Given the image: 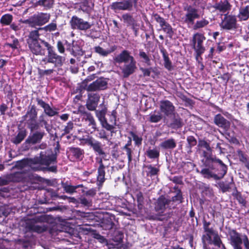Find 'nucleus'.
I'll return each mask as SVG.
<instances>
[{
  "label": "nucleus",
  "mask_w": 249,
  "mask_h": 249,
  "mask_svg": "<svg viewBox=\"0 0 249 249\" xmlns=\"http://www.w3.org/2000/svg\"><path fill=\"white\" fill-rule=\"evenodd\" d=\"M56 158L53 155H47L44 152H41L38 157L34 159H26L17 162L16 166L20 169H31L33 171H40L47 169L48 171L56 172V166H49L51 164L56 162Z\"/></svg>",
  "instance_id": "1"
},
{
  "label": "nucleus",
  "mask_w": 249,
  "mask_h": 249,
  "mask_svg": "<svg viewBox=\"0 0 249 249\" xmlns=\"http://www.w3.org/2000/svg\"><path fill=\"white\" fill-rule=\"evenodd\" d=\"M40 34L38 30H33L29 33L27 43L31 52L36 55H44L46 48H50V45L45 41L39 38Z\"/></svg>",
  "instance_id": "2"
},
{
  "label": "nucleus",
  "mask_w": 249,
  "mask_h": 249,
  "mask_svg": "<svg viewBox=\"0 0 249 249\" xmlns=\"http://www.w3.org/2000/svg\"><path fill=\"white\" fill-rule=\"evenodd\" d=\"M210 224L209 222H207L205 220L203 221V227L204 233L202 237L203 243L204 244H206L207 243L209 244H213L218 248H220L221 245L222 249H226L218 232L213 228L210 227Z\"/></svg>",
  "instance_id": "3"
},
{
  "label": "nucleus",
  "mask_w": 249,
  "mask_h": 249,
  "mask_svg": "<svg viewBox=\"0 0 249 249\" xmlns=\"http://www.w3.org/2000/svg\"><path fill=\"white\" fill-rule=\"evenodd\" d=\"M51 15L47 13H37L30 17L28 19L23 21V23L28 24L31 27L36 26H41L47 23L50 19Z\"/></svg>",
  "instance_id": "4"
},
{
  "label": "nucleus",
  "mask_w": 249,
  "mask_h": 249,
  "mask_svg": "<svg viewBox=\"0 0 249 249\" xmlns=\"http://www.w3.org/2000/svg\"><path fill=\"white\" fill-rule=\"evenodd\" d=\"M46 220V215H42L39 216H36L32 220L26 222V227L30 231L37 233H41L47 230V226L44 225L42 226L37 225L35 224V223L44 222Z\"/></svg>",
  "instance_id": "5"
},
{
  "label": "nucleus",
  "mask_w": 249,
  "mask_h": 249,
  "mask_svg": "<svg viewBox=\"0 0 249 249\" xmlns=\"http://www.w3.org/2000/svg\"><path fill=\"white\" fill-rule=\"evenodd\" d=\"M64 60L62 56L58 55L54 52L50 46V48L48 49V54L45 58L42 59V61L44 62L45 64L50 63L54 64L55 67H60L62 65Z\"/></svg>",
  "instance_id": "6"
},
{
  "label": "nucleus",
  "mask_w": 249,
  "mask_h": 249,
  "mask_svg": "<svg viewBox=\"0 0 249 249\" xmlns=\"http://www.w3.org/2000/svg\"><path fill=\"white\" fill-rule=\"evenodd\" d=\"M205 39L206 37L204 35L201 33H196L193 36L192 43L197 56L200 55L204 52L205 48L202 44Z\"/></svg>",
  "instance_id": "7"
},
{
  "label": "nucleus",
  "mask_w": 249,
  "mask_h": 249,
  "mask_svg": "<svg viewBox=\"0 0 249 249\" xmlns=\"http://www.w3.org/2000/svg\"><path fill=\"white\" fill-rule=\"evenodd\" d=\"M70 24L72 29L86 31L90 29L91 24L77 16H72L70 21Z\"/></svg>",
  "instance_id": "8"
},
{
  "label": "nucleus",
  "mask_w": 249,
  "mask_h": 249,
  "mask_svg": "<svg viewBox=\"0 0 249 249\" xmlns=\"http://www.w3.org/2000/svg\"><path fill=\"white\" fill-rule=\"evenodd\" d=\"M220 27L227 30H235L237 28L236 17L232 15H224V17L220 23Z\"/></svg>",
  "instance_id": "9"
},
{
  "label": "nucleus",
  "mask_w": 249,
  "mask_h": 249,
  "mask_svg": "<svg viewBox=\"0 0 249 249\" xmlns=\"http://www.w3.org/2000/svg\"><path fill=\"white\" fill-rule=\"evenodd\" d=\"M184 10L186 11V12L185 15L181 18V20L185 23L187 24H193L195 19L199 18L197 9L191 6L185 7Z\"/></svg>",
  "instance_id": "10"
},
{
  "label": "nucleus",
  "mask_w": 249,
  "mask_h": 249,
  "mask_svg": "<svg viewBox=\"0 0 249 249\" xmlns=\"http://www.w3.org/2000/svg\"><path fill=\"white\" fill-rule=\"evenodd\" d=\"M27 127L31 131H34L39 129L40 127L42 126L43 125L47 130H48V122L45 119V116L43 114L40 115L39 117L38 122L37 121V118H36L29 122L26 123Z\"/></svg>",
  "instance_id": "11"
},
{
  "label": "nucleus",
  "mask_w": 249,
  "mask_h": 249,
  "mask_svg": "<svg viewBox=\"0 0 249 249\" xmlns=\"http://www.w3.org/2000/svg\"><path fill=\"white\" fill-rule=\"evenodd\" d=\"M110 8L114 12L120 11H131L133 4L131 0H124L121 1H116L111 3Z\"/></svg>",
  "instance_id": "12"
},
{
  "label": "nucleus",
  "mask_w": 249,
  "mask_h": 249,
  "mask_svg": "<svg viewBox=\"0 0 249 249\" xmlns=\"http://www.w3.org/2000/svg\"><path fill=\"white\" fill-rule=\"evenodd\" d=\"M160 113L168 116L174 113L175 107L173 103L168 100H161L160 102Z\"/></svg>",
  "instance_id": "13"
},
{
  "label": "nucleus",
  "mask_w": 249,
  "mask_h": 249,
  "mask_svg": "<svg viewBox=\"0 0 249 249\" xmlns=\"http://www.w3.org/2000/svg\"><path fill=\"white\" fill-rule=\"evenodd\" d=\"M230 243L233 247V249L236 248L242 247V235L237 232L234 230H231L229 231Z\"/></svg>",
  "instance_id": "14"
},
{
  "label": "nucleus",
  "mask_w": 249,
  "mask_h": 249,
  "mask_svg": "<svg viewBox=\"0 0 249 249\" xmlns=\"http://www.w3.org/2000/svg\"><path fill=\"white\" fill-rule=\"evenodd\" d=\"M107 87V82L104 78H100L89 84L86 90L89 91L104 90Z\"/></svg>",
  "instance_id": "15"
},
{
  "label": "nucleus",
  "mask_w": 249,
  "mask_h": 249,
  "mask_svg": "<svg viewBox=\"0 0 249 249\" xmlns=\"http://www.w3.org/2000/svg\"><path fill=\"white\" fill-rule=\"evenodd\" d=\"M85 142L87 144L92 147L93 149L98 153L100 155H103V158H105L107 155L103 150L101 143L95 140L92 137H89L85 139Z\"/></svg>",
  "instance_id": "16"
},
{
  "label": "nucleus",
  "mask_w": 249,
  "mask_h": 249,
  "mask_svg": "<svg viewBox=\"0 0 249 249\" xmlns=\"http://www.w3.org/2000/svg\"><path fill=\"white\" fill-rule=\"evenodd\" d=\"M100 99V96L97 93L89 94L86 103V107L89 110H95Z\"/></svg>",
  "instance_id": "17"
},
{
  "label": "nucleus",
  "mask_w": 249,
  "mask_h": 249,
  "mask_svg": "<svg viewBox=\"0 0 249 249\" xmlns=\"http://www.w3.org/2000/svg\"><path fill=\"white\" fill-rule=\"evenodd\" d=\"M137 69L136 62L135 59L125 63L122 68V72L124 77H127L133 74Z\"/></svg>",
  "instance_id": "18"
},
{
  "label": "nucleus",
  "mask_w": 249,
  "mask_h": 249,
  "mask_svg": "<svg viewBox=\"0 0 249 249\" xmlns=\"http://www.w3.org/2000/svg\"><path fill=\"white\" fill-rule=\"evenodd\" d=\"M171 200L163 196H160L155 203V208L157 212L162 213L164 212Z\"/></svg>",
  "instance_id": "19"
},
{
  "label": "nucleus",
  "mask_w": 249,
  "mask_h": 249,
  "mask_svg": "<svg viewBox=\"0 0 249 249\" xmlns=\"http://www.w3.org/2000/svg\"><path fill=\"white\" fill-rule=\"evenodd\" d=\"M134 59L133 56L131 55L130 53L127 50L123 51L114 57V61L118 63H126Z\"/></svg>",
  "instance_id": "20"
},
{
  "label": "nucleus",
  "mask_w": 249,
  "mask_h": 249,
  "mask_svg": "<svg viewBox=\"0 0 249 249\" xmlns=\"http://www.w3.org/2000/svg\"><path fill=\"white\" fill-rule=\"evenodd\" d=\"M45 133L44 131H36L34 132L26 140V142L28 143L35 144L40 142Z\"/></svg>",
  "instance_id": "21"
},
{
  "label": "nucleus",
  "mask_w": 249,
  "mask_h": 249,
  "mask_svg": "<svg viewBox=\"0 0 249 249\" xmlns=\"http://www.w3.org/2000/svg\"><path fill=\"white\" fill-rule=\"evenodd\" d=\"M37 104L44 109L45 113L49 116H53L57 114V112L53 109L49 104L46 103L42 100L36 98Z\"/></svg>",
  "instance_id": "22"
},
{
  "label": "nucleus",
  "mask_w": 249,
  "mask_h": 249,
  "mask_svg": "<svg viewBox=\"0 0 249 249\" xmlns=\"http://www.w3.org/2000/svg\"><path fill=\"white\" fill-rule=\"evenodd\" d=\"M213 7L219 12L224 13L231 10V5L227 0H224L215 3Z\"/></svg>",
  "instance_id": "23"
},
{
  "label": "nucleus",
  "mask_w": 249,
  "mask_h": 249,
  "mask_svg": "<svg viewBox=\"0 0 249 249\" xmlns=\"http://www.w3.org/2000/svg\"><path fill=\"white\" fill-rule=\"evenodd\" d=\"M214 122L217 126L224 129L229 128L230 125V122L219 114L214 117Z\"/></svg>",
  "instance_id": "24"
},
{
  "label": "nucleus",
  "mask_w": 249,
  "mask_h": 249,
  "mask_svg": "<svg viewBox=\"0 0 249 249\" xmlns=\"http://www.w3.org/2000/svg\"><path fill=\"white\" fill-rule=\"evenodd\" d=\"M37 113L34 106H32L26 112V114L22 116V121L25 123L29 122L37 118Z\"/></svg>",
  "instance_id": "25"
},
{
  "label": "nucleus",
  "mask_w": 249,
  "mask_h": 249,
  "mask_svg": "<svg viewBox=\"0 0 249 249\" xmlns=\"http://www.w3.org/2000/svg\"><path fill=\"white\" fill-rule=\"evenodd\" d=\"M213 162H217L220 165V169H218L217 170L218 173L217 175L218 176V180L221 179L224 176L227 174L228 170V167L225 165L221 160L218 159H216Z\"/></svg>",
  "instance_id": "26"
},
{
  "label": "nucleus",
  "mask_w": 249,
  "mask_h": 249,
  "mask_svg": "<svg viewBox=\"0 0 249 249\" xmlns=\"http://www.w3.org/2000/svg\"><path fill=\"white\" fill-rule=\"evenodd\" d=\"M159 169L153 167L152 165H144L143 166L142 173L143 175L146 174L147 177H152L158 174Z\"/></svg>",
  "instance_id": "27"
},
{
  "label": "nucleus",
  "mask_w": 249,
  "mask_h": 249,
  "mask_svg": "<svg viewBox=\"0 0 249 249\" xmlns=\"http://www.w3.org/2000/svg\"><path fill=\"white\" fill-rule=\"evenodd\" d=\"M202 152V156L206 159L205 164L206 166H209L211 169H213L210 164V162H213L217 159L215 156H213L212 151H207L206 150H201Z\"/></svg>",
  "instance_id": "28"
},
{
  "label": "nucleus",
  "mask_w": 249,
  "mask_h": 249,
  "mask_svg": "<svg viewBox=\"0 0 249 249\" xmlns=\"http://www.w3.org/2000/svg\"><path fill=\"white\" fill-rule=\"evenodd\" d=\"M240 21H246L249 18V5L239 9V14L237 16Z\"/></svg>",
  "instance_id": "29"
},
{
  "label": "nucleus",
  "mask_w": 249,
  "mask_h": 249,
  "mask_svg": "<svg viewBox=\"0 0 249 249\" xmlns=\"http://www.w3.org/2000/svg\"><path fill=\"white\" fill-rule=\"evenodd\" d=\"M160 146L164 149H172L176 147V142L174 139H169L161 142Z\"/></svg>",
  "instance_id": "30"
},
{
  "label": "nucleus",
  "mask_w": 249,
  "mask_h": 249,
  "mask_svg": "<svg viewBox=\"0 0 249 249\" xmlns=\"http://www.w3.org/2000/svg\"><path fill=\"white\" fill-rule=\"evenodd\" d=\"M116 49V47L115 46H112L108 50H105L100 46H97L94 48V50L96 53H98L100 55L106 56L111 53L114 52Z\"/></svg>",
  "instance_id": "31"
},
{
  "label": "nucleus",
  "mask_w": 249,
  "mask_h": 249,
  "mask_svg": "<svg viewBox=\"0 0 249 249\" xmlns=\"http://www.w3.org/2000/svg\"><path fill=\"white\" fill-rule=\"evenodd\" d=\"M209 24V21L207 19L205 18H202L196 22L193 26V29L194 30H198L203 28L207 26Z\"/></svg>",
  "instance_id": "32"
},
{
  "label": "nucleus",
  "mask_w": 249,
  "mask_h": 249,
  "mask_svg": "<svg viewBox=\"0 0 249 249\" xmlns=\"http://www.w3.org/2000/svg\"><path fill=\"white\" fill-rule=\"evenodd\" d=\"M164 60V66L169 71L172 69V65L169 58L164 50H161Z\"/></svg>",
  "instance_id": "33"
},
{
  "label": "nucleus",
  "mask_w": 249,
  "mask_h": 249,
  "mask_svg": "<svg viewBox=\"0 0 249 249\" xmlns=\"http://www.w3.org/2000/svg\"><path fill=\"white\" fill-rule=\"evenodd\" d=\"M57 29V24L55 22H53L48 25L45 26L44 27H40L36 29V30H38V33H39V31L44 30L46 32H53L54 31Z\"/></svg>",
  "instance_id": "34"
},
{
  "label": "nucleus",
  "mask_w": 249,
  "mask_h": 249,
  "mask_svg": "<svg viewBox=\"0 0 249 249\" xmlns=\"http://www.w3.org/2000/svg\"><path fill=\"white\" fill-rule=\"evenodd\" d=\"M200 173L206 178H213L216 180H218V176L216 174H213L211 172L209 169L204 168L201 170Z\"/></svg>",
  "instance_id": "35"
},
{
  "label": "nucleus",
  "mask_w": 249,
  "mask_h": 249,
  "mask_svg": "<svg viewBox=\"0 0 249 249\" xmlns=\"http://www.w3.org/2000/svg\"><path fill=\"white\" fill-rule=\"evenodd\" d=\"M162 118V115L160 112H154L150 114L149 118V121L151 123H156L161 121Z\"/></svg>",
  "instance_id": "36"
},
{
  "label": "nucleus",
  "mask_w": 249,
  "mask_h": 249,
  "mask_svg": "<svg viewBox=\"0 0 249 249\" xmlns=\"http://www.w3.org/2000/svg\"><path fill=\"white\" fill-rule=\"evenodd\" d=\"M85 120L89 122V125H91L93 131L97 130L96 123L93 117V116L89 113H86Z\"/></svg>",
  "instance_id": "37"
},
{
  "label": "nucleus",
  "mask_w": 249,
  "mask_h": 249,
  "mask_svg": "<svg viewBox=\"0 0 249 249\" xmlns=\"http://www.w3.org/2000/svg\"><path fill=\"white\" fill-rule=\"evenodd\" d=\"M93 7V0H86L82 5V9L84 11L89 12L92 10Z\"/></svg>",
  "instance_id": "38"
},
{
  "label": "nucleus",
  "mask_w": 249,
  "mask_h": 249,
  "mask_svg": "<svg viewBox=\"0 0 249 249\" xmlns=\"http://www.w3.org/2000/svg\"><path fill=\"white\" fill-rule=\"evenodd\" d=\"M105 168H98V176H97V182L98 185H102L103 182L105 180Z\"/></svg>",
  "instance_id": "39"
},
{
  "label": "nucleus",
  "mask_w": 249,
  "mask_h": 249,
  "mask_svg": "<svg viewBox=\"0 0 249 249\" xmlns=\"http://www.w3.org/2000/svg\"><path fill=\"white\" fill-rule=\"evenodd\" d=\"M13 16L10 14H5L3 15L0 19V22L5 25H9L12 21Z\"/></svg>",
  "instance_id": "40"
},
{
  "label": "nucleus",
  "mask_w": 249,
  "mask_h": 249,
  "mask_svg": "<svg viewBox=\"0 0 249 249\" xmlns=\"http://www.w3.org/2000/svg\"><path fill=\"white\" fill-rule=\"evenodd\" d=\"M198 147L200 150H206L209 151H212L210 144L205 140H199L198 141Z\"/></svg>",
  "instance_id": "41"
},
{
  "label": "nucleus",
  "mask_w": 249,
  "mask_h": 249,
  "mask_svg": "<svg viewBox=\"0 0 249 249\" xmlns=\"http://www.w3.org/2000/svg\"><path fill=\"white\" fill-rule=\"evenodd\" d=\"M26 132L25 130H21L19 132L16 136L13 142L15 144L19 143L26 137Z\"/></svg>",
  "instance_id": "42"
},
{
  "label": "nucleus",
  "mask_w": 249,
  "mask_h": 249,
  "mask_svg": "<svg viewBox=\"0 0 249 249\" xmlns=\"http://www.w3.org/2000/svg\"><path fill=\"white\" fill-rule=\"evenodd\" d=\"M146 154L150 159L157 158L160 155L159 151L156 149H149L146 151Z\"/></svg>",
  "instance_id": "43"
},
{
  "label": "nucleus",
  "mask_w": 249,
  "mask_h": 249,
  "mask_svg": "<svg viewBox=\"0 0 249 249\" xmlns=\"http://www.w3.org/2000/svg\"><path fill=\"white\" fill-rule=\"evenodd\" d=\"M161 29L166 34L168 35V36L171 37L173 34V31L171 26L167 22L161 27Z\"/></svg>",
  "instance_id": "44"
},
{
  "label": "nucleus",
  "mask_w": 249,
  "mask_h": 249,
  "mask_svg": "<svg viewBox=\"0 0 249 249\" xmlns=\"http://www.w3.org/2000/svg\"><path fill=\"white\" fill-rule=\"evenodd\" d=\"M100 124L102 127L105 128L108 131H110L111 133H114L113 129L114 128V126L113 125L109 124L107 123L106 118L101 121Z\"/></svg>",
  "instance_id": "45"
},
{
  "label": "nucleus",
  "mask_w": 249,
  "mask_h": 249,
  "mask_svg": "<svg viewBox=\"0 0 249 249\" xmlns=\"http://www.w3.org/2000/svg\"><path fill=\"white\" fill-rule=\"evenodd\" d=\"M139 56L141 58L143 59L144 63L149 64L150 62V56L145 53L142 50H139Z\"/></svg>",
  "instance_id": "46"
},
{
  "label": "nucleus",
  "mask_w": 249,
  "mask_h": 249,
  "mask_svg": "<svg viewBox=\"0 0 249 249\" xmlns=\"http://www.w3.org/2000/svg\"><path fill=\"white\" fill-rule=\"evenodd\" d=\"M122 18L124 22L128 24L129 25L133 24L134 22V19L132 17L128 14H124L122 16Z\"/></svg>",
  "instance_id": "47"
},
{
  "label": "nucleus",
  "mask_w": 249,
  "mask_h": 249,
  "mask_svg": "<svg viewBox=\"0 0 249 249\" xmlns=\"http://www.w3.org/2000/svg\"><path fill=\"white\" fill-rule=\"evenodd\" d=\"M152 18L157 22L159 23L160 27H161L166 22L165 20L158 14H153L152 15Z\"/></svg>",
  "instance_id": "48"
},
{
  "label": "nucleus",
  "mask_w": 249,
  "mask_h": 249,
  "mask_svg": "<svg viewBox=\"0 0 249 249\" xmlns=\"http://www.w3.org/2000/svg\"><path fill=\"white\" fill-rule=\"evenodd\" d=\"M54 0H39L38 4L48 8H51L53 4Z\"/></svg>",
  "instance_id": "49"
},
{
  "label": "nucleus",
  "mask_w": 249,
  "mask_h": 249,
  "mask_svg": "<svg viewBox=\"0 0 249 249\" xmlns=\"http://www.w3.org/2000/svg\"><path fill=\"white\" fill-rule=\"evenodd\" d=\"M71 151L73 155L76 158H80L83 154V150L79 148H71Z\"/></svg>",
  "instance_id": "50"
},
{
  "label": "nucleus",
  "mask_w": 249,
  "mask_h": 249,
  "mask_svg": "<svg viewBox=\"0 0 249 249\" xmlns=\"http://www.w3.org/2000/svg\"><path fill=\"white\" fill-rule=\"evenodd\" d=\"M95 113L96 117L98 118L100 122L106 119L105 115L106 114V110L105 109H103L101 110H95Z\"/></svg>",
  "instance_id": "51"
},
{
  "label": "nucleus",
  "mask_w": 249,
  "mask_h": 249,
  "mask_svg": "<svg viewBox=\"0 0 249 249\" xmlns=\"http://www.w3.org/2000/svg\"><path fill=\"white\" fill-rule=\"evenodd\" d=\"M5 46H9L13 49H18L19 46V43L18 39L14 38L12 43L5 44Z\"/></svg>",
  "instance_id": "52"
},
{
  "label": "nucleus",
  "mask_w": 249,
  "mask_h": 249,
  "mask_svg": "<svg viewBox=\"0 0 249 249\" xmlns=\"http://www.w3.org/2000/svg\"><path fill=\"white\" fill-rule=\"evenodd\" d=\"M73 127V124L71 122H69L67 123V125L65 127L63 131L64 133L63 134V135L68 134L71 132V131L72 130V128Z\"/></svg>",
  "instance_id": "53"
},
{
  "label": "nucleus",
  "mask_w": 249,
  "mask_h": 249,
  "mask_svg": "<svg viewBox=\"0 0 249 249\" xmlns=\"http://www.w3.org/2000/svg\"><path fill=\"white\" fill-rule=\"evenodd\" d=\"M98 131V137L100 139H104L105 140H108V136L107 135L106 132L104 129L97 130Z\"/></svg>",
  "instance_id": "54"
},
{
  "label": "nucleus",
  "mask_w": 249,
  "mask_h": 249,
  "mask_svg": "<svg viewBox=\"0 0 249 249\" xmlns=\"http://www.w3.org/2000/svg\"><path fill=\"white\" fill-rule=\"evenodd\" d=\"M170 126L173 128L180 127L182 126V123L180 119H175L173 121V122L172 124H171Z\"/></svg>",
  "instance_id": "55"
},
{
  "label": "nucleus",
  "mask_w": 249,
  "mask_h": 249,
  "mask_svg": "<svg viewBox=\"0 0 249 249\" xmlns=\"http://www.w3.org/2000/svg\"><path fill=\"white\" fill-rule=\"evenodd\" d=\"M187 141L190 147L196 145L197 143L196 139L192 136H188Z\"/></svg>",
  "instance_id": "56"
},
{
  "label": "nucleus",
  "mask_w": 249,
  "mask_h": 249,
  "mask_svg": "<svg viewBox=\"0 0 249 249\" xmlns=\"http://www.w3.org/2000/svg\"><path fill=\"white\" fill-rule=\"evenodd\" d=\"M242 243L244 244L245 249H249V240L248 236L244 234L242 235Z\"/></svg>",
  "instance_id": "57"
},
{
  "label": "nucleus",
  "mask_w": 249,
  "mask_h": 249,
  "mask_svg": "<svg viewBox=\"0 0 249 249\" xmlns=\"http://www.w3.org/2000/svg\"><path fill=\"white\" fill-rule=\"evenodd\" d=\"M94 77L93 76V75L88 76L87 78H86L84 81H83V82L82 83L81 87L83 88L86 89V88L88 87L87 85V83L89 81L92 80L94 79Z\"/></svg>",
  "instance_id": "58"
},
{
  "label": "nucleus",
  "mask_w": 249,
  "mask_h": 249,
  "mask_svg": "<svg viewBox=\"0 0 249 249\" xmlns=\"http://www.w3.org/2000/svg\"><path fill=\"white\" fill-rule=\"evenodd\" d=\"M79 186H71V185H68L66 186L65 187V190L67 193H73V192H75V190L78 188Z\"/></svg>",
  "instance_id": "59"
},
{
  "label": "nucleus",
  "mask_w": 249,
  "mask_h": 249,
  "mask_svg": "<svg viewBox=\"0 0 249 249\" xmlns=\"http://www.w3.org/2000/svg\"><path fill=\"white\" fill-rule=\"evenodd\" d=\"M123 149L125 150L128 157V162H130L132 160V150L129 147H123Z\"/></svg>",
  "instance_id": "60"
},
{
  "label": "nucleus",
  "mask_w": 249,
  "mask_h": 249,
  "mask_svg": "<svg viewBox=\"0 0 249 249\" xmlns=\"http://www.w3.org/2000/svg\"><path fill=\"white\" fill-rule=\"evenodd\" d=\"M57 48L58 52L61 53H63L65 52V48L64 44L61 41H58L57 42Z\"/></svg>",
  "instance_id": "61"
},
{
  "label": "nucleus",
  "mask_w": 249,
  "mask_h": 249,
  "mask_svg": "<svg viewBox=\"0 0 249 249\" xmlns=\"http://www.w3.org/2000/svg\"><path fill=\"white\" fill-rule=\"evenodd\" d=\"M53 72V69H49L46 70H39V73L41 75H50Z\"/></svg>",
  "instance_id": "62"
},
{
  "label": "nucleus",
  "mask_w": 249,
  "mask_h": 249,
  "mask_svg": "<svg viewBox=\"0 0 249 249\" xmlns=\"http://www.w3.org/2000/svg\"><path fill=\"white\" fill-rule=\"evenodd\" d=\"M133 140L135 141L136 144L139 145L142 143V139L137 135L133 133H131Z\"/></svg>",
  "instance_id": "63"
},
{
  "label": "nucleus",
  "mask_w": 249,
  "mask_h": 249,
  "mask_svg": "<svg viewBox=\"0 0 249 249\" xmlns=\"http://www.w3.org/2000/svg\"><path fill=\"white\" fill-rule=\"evenodd\" d=\"M80 202L81 204L85 206H89L91 204V201L85 197H81L80 198Z\"/></svg>",
  "instance_id": "64"
}]
</instances>
